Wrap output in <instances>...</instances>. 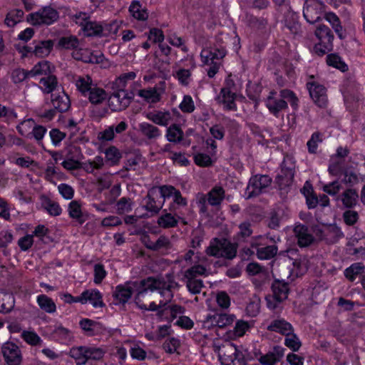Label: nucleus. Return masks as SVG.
Segmentation results:
<instances>
[{
  "label": "nucleus",
  "instance_id": "obj_5",
  "mask_svg": "<svg viewBox=\"0 0 365 365\" xmlns=\"http://www.w3.org/2000/svg\"><path fill=\"white\" fill-rule=\"evenodd\" d=\"M71 356L75 359L78 364H85L90 360L101 359L105 351L103 349L95 346H78L71 349Z\"/></svg>",
  "mask_w": 365,
  "mask_h": 365
},
{
  "label": "nucleus",
  "instance_id": "obj_30",
  "mask_svg": "<svg viewBox=\"0 0 365 365\" xmlns=\"http://www.w3.org/2000/svg\"><path fill=\"white\" fill-rule=\"evenodd\" d=\"M68 212L70 217L82 225L87 220V215L81 210V205L77 200H73L68 204Z\"/></svg>",
  "mask_w": 365,
  "mask_h": 365
},
{
  "label": "nucleus",
  "instance_id": "obj_35",
  "mask_svg": "<svg viewBox=\"0 0 365 365\" xmlns=\"http://www.w3.org/2000/svg\"><path fill=\"white\" fill-rule=\"evenodd\" d=\"M75 84L78 91L85 97L86 95L95 86L91 77L88 75L78 76L75 79Z\"/></svg>",
  "mask_w": 365,
  "mask_h": 365
},
{
  "label": "nucleus",
  "instance_id": "obj_6",
  "mask_svg": "<svg viewBox=\"0 0 365 365\" xmlns=\"http://www.w3.org/2000/svg\"><path fill=\"white\" fill-rule=\"evenodd\" d=\"M160 191V197L165 201L167 198H173V201L170 203L168 211L171 212H177L181 207L187 205V200L182 197L180 191L173 185H162L158 187Z\"/></svg>",
  "mask_w": 365,
  "mask_h": 365
},
{
  "label": "nucleus",
  "instance_id": "obj_59",
  "mask_svg": "<svg viewBox=\"0 0 365 365\" xmlns=\"http://www.w3.org/2000/svg\"><path fill=\"white\" fill-rule=\"evenodd\" d=\"M0 118H4V122L9 124L15 122L18 114L13 108L0 104Z\"/></svg>",
  "mask_w": 365,
  "mask_h": 365
},
{
  "label": "nucleus",
  "instance_id": "obj_22",
  "mask_svg": "<svg viewBox=\"0 0 365 365\" xmlns=\"http://www.w3.org/2000/svg\"><path fill=\"white\" fill-rule=\"evenodd\" d=\"M274 93V92H270L266 100V106L272 114L278 117L279 113L287 109L288 106L286 101L274 97L272 95Z\"/></svg>",
  "mask_w": 365,
  "mask_h": 365
},
{
  "label": "nucleus",
  "instance_id": "obj_8",
  "mask_svg": "<svg viewBox=\"0 0 365 365\" xmlns=\"http://www.w3.org/2000/svg\"><path fill=\"white\" fill-rule=\"evenodd\" d=\"M295 173V162L292 157L287 155L281 165V171L276 180L281 190L291 185Z\"/></svg>",
  "mask_w": 365,
  "mask_h": 365
},
{
  "label": "nucleus",
  "instance_id": "obj_39",
  "mask_svg": "<svg viewBox=\"0 0 365 365\" xmlns=\"http://www.w3.org/2000/svg\"><path fill=\"white\" fill-rule=\"evenodd\" d=\"M272 294L280 299L285 300L289 292V284L284 280L275 279L272 284Z\"/></svg>",
  "mask_w": 365,
  "mask_h": 365
},
{
  "label": "nucleus",
  "instance_id": "obj_64",
  "mask_svg": "<svg viewBox=\"0 0 365 365\" xmlns=\"http://www.w3.org/2000/svg\"><path fill=\"white\" fill-rule=\"evenodd\" d=\"M58 43L63 48L75 50L79 45V41L74 36H64L60 38Z\"/></svg>",
  "mask_w": 365,
  "mask_h": 365
},
{
  "label": "nucleus",
  "instance_id": "obj_15",
  "mask_svg": "<svg viewBox=\"0 0 365 365\" xmlns=\"http://www.w3.org/2000/svg\"><path fill=\"white\" fill-rule=\"evenodd\" d=\"M159 198H161L160 192L158 193L155 188L150 190L145 198V209L152 214H158L165 204L164 199L160 200Z\"/></svg>",
  "mask_w": 365,
  "mask_h": 365
},
{
  "label": "nucleus",
  "instance_id": "obj_16",
  "mask_svg": "<svg viewBox=\"0 0 365 365\" xmlns=\"http://www.w3.org/2000/svg\"><path fill=\"white\" fill-rule=\"evenodd\" d=\"M246 272L249 275L257 277L254 283L257 286L264 284L269 277L268 269L257 262L249 263L246 267Z\"/></svg>",
  "mask_w": 365,
  "mask_h": 365
},
{
  "label": "nucleus",
  "instance_id": "obj_31",
  "mask_svg": "<svg viewBox=\"0 0 365 365\" xmlns=\"http://www.w3.org/2000/svg\"><path fill=\"white\" fill-rule=\"evenodd\" d=\"M128 11L130 16L138 21H144L148 18V12L146 8L138 1H133Z\"/></svg>",
  "mask_w": 365,
  "mask_h": 365
},
{
  "label": "nucleus",
  "instance_id": "obj_27",
  "mask_svg": "<svg viewBox=\"0 0 365 365\" xmlns=\"http://www.w3.org/2000/svg\"><path fill=\"white\" fill-rule=\"evenodd\" d=\"M85 97L88 98L92 105H101L107 100L108 94L103 88L96 84Z\"/></svg>",
  "mask_w": 365,
  "mask_h": 365
},
{
  "label": "nucleus",
  "instance_id": "obj_52",
  "mask_svg": "<svg viewBox=\"0 0 365 365\" xmlns=\"http://www.w3.org/2000/svg\"><path fill=\"white\" fill-rule=\"evenodd\" d=\"M278 251L277 246L267 245L257 248V256L260 259H269L274 257Z\"/></svg>",
  "mask_w": 365,
  "mask_h": 365
},
{
  "label": "nucleus",
  "instance_id": "obj_20",
  "mask_svg": "<svg viewBox=\"0 0 365 365\" xmlns=\"http://www.w3.org/2000/svg\"><path fill=\"white\" fill-rule=\"evenodd\" d=\"M72 56L74 59L88 63H100L103 61V55H96L89 49H75L72 52Z\"/></svg>",
  "mask_w": 365,
  "mask_h": 365
},
{
  "label": "nucleus",
  "instance_id": "obj_24",
  "mask_svg": "<svg viewBox=\"0 0 365 365\" xmlns=\"http://www.w3.org/2000/svg\"><path fill=\"white\" fill-rule=\"evenodd\" d=\"M51 103L55 110L60 113L67 111L71 106L69 97L64 92L52 93Z\"/></svg>",
  "mask_w": 365,
  "mask_h": 365
},
{
  "label": "nucleus",
  "instance_id": "obj_38",
  "mask_svg": "<svg viewBox=\"0 0 365 365\" xmlns=\"http://www.w3.org/2000/svg\"><path fill=\"white\" fill-rule=\"evenodd\" d=\"M86 36H103L108 34L103 33V26L96 21H89L82 30Z\"/></svg>",
  "mask_w": 365,
  "mask_h": 365
},
{
  "label": "nucleus",
  "instance_id": "obj_50",
  "mask_svg": "<svg viewBox=\"0 0 365 365\" xmlns=\"http://www.w3.org/2000/svg\"><path fill=\"white\" fill-rule=\"evenodd\" d=\"M106 161L110 165H118L122 158L120 150L115 146H110L105 150Z\"/></svg>",
  "mask_w": 365,
  "mask_h": 365
},
{
  "label": "nucleus",
  "instance_id": "obj_10",
  "mask_svg": "<svg viewBox=\"0 0 365 365\" xmlns=\"http://www.w3.org/2000/svg\"><path fill=\"white\" fill-rule=\"evenodd\" d=\"M134 98L133 92L128 93L125 90H117L108 98V104L112 111H121L125 110L131 103Z\"/></svg>",
  "mask_w": 365,
  "mask_h": 365
},
{
  "label": "nucleus",
  "instance_id": "obj_61",
  "mask_svg": "<svg viewBox=\"0 0 365 365\" xmlns=\"http://www.w3.org/2000/svg\"><path fill=\"white\" fill-rule=\"evenodd\" d=\"M303 15L309 24H314L320 19L319 12L317 11L314 6L311 4H307L304 8Z\"/></svg>",
  "mask_w": 365,
  "mask_h": 365
},
{
  "label": "nucleus",
  "instance_id": "obj_41",
  "mask_svg": "<svg viewBox=\"0 0 365 365\" xmlns=\"http://www.w3.org/2000/svg\"><path fill=\"white\" fill-rule=\"evenodd\" d=\"M53 69H54V68L51 67V63L43 60L37 63L32 69L29 71V73L31 77L37 76H47L51 74Z\"/></svg>",
  "mask_w": 365,
  "mask_h": 365
},
{
  "label": "nucleus",
  "instance_id": "obj_23",
  "mask_svg": "<svg viewBox=\"0 0 365 365\" xmlns=\"http://www.w3.org/2000/svg\"><path fill=\"white\" fill-rule=\"evenodd\" d=\"M138 131L147 140L153 141L159 138L161 135V130L153 124L143 122L138 125Z\"/></svg>",
  "mask_w": 365,
  "mask_h": 365
},
{
  "label": "nucleus",
  "instance_id": "obj_9",
  "mask_svg": "<svg viewBox=\"0 0 365 365\" xmlns=\"http://www.w3.org/2000/svg\"><path fill=\"white\" fill-rule=\"evenodd\" d=\"M58 18L59 14L55 9L51 6H45L35 13L30 14L28 20L35 26L51 25L56 22Z\"/></svg>",
  "mask_w": 365,
  "mask_h": 365
},
{
  "label": "nucleus",
  "instance_id": "obj_19",
  "mask_svg": "<svg viewBox=\"0 0 365 365\" xmlns=\"http://www.w3.org/2000/svg\"><path fill=\"white\" fill-rule=\"evenodd\" d=\"M91 303L93 307H103L105 304L103 302L101 293L95 289H86L81 294V304Z\"/></svg>",
  "mask_w": 365,
  "mask_h": 365
},
{
  "label": "nucleus",
  "instance_id": "obj_48",
  "mask_svg": "<svg viewBox=\"0 0 365 365\" xmlns=\"http://www.w3.org/2000/svg\"><path fill=\"white\" fill-rule=\"evenodd\" d=\"M358 193L354 189H347L341 195V200L346 207H353L358 201Z\"/></svg>",
  "mask_w": 365,
  "mask_h": 365
},
{
  "label": "nucleus",
  "instance_id": "obj_2",
  "mask_svg": "<svg viewBox=\"0 0 365 365\" xmlns=\"http://www.w3.org/2000/svg\"><path fill=\"white\" fill-rule=\"evenodd\" d=\"M214 349L218 353L222 365H246L247 361L243 352L230 341L222 345L214 344Z\"/></svg>",
  "mask_w": 365,
  "mask_h": 365
},
{
  "label": "nucleus",
  "instance_id": "obj_18",
  "mask_svg": "<svg viewBox=\"0 0 365 365\" xmlns=\"http://www.w3.org/2000/svg\"><path fill=\"white\" fill-rule=\"evenodd\" d=\"M34 46H26V50L28 53H33L38 57H44L48 56L53 46L52 40L34 41Z\"/></svg>",
  "mask_w": 365,
  "mask_h": 365
},
{
  "label": "nucleus",
  "instance_id": "obj_42",
  "mask_svg": "<svg viewBox=\"0 0 365 365\" xmlns=\"http://www.w3.org/2000/svg\"><path fill=\"white\" fill-rule=\"evenodd\" d=\"M185 312V308L180 305L173 304L168 305V304L165 306L164 309L161 310L158 314V318L163 319H174L177 317L178 314H183Z\"/></svg>",
  "mask_w": 365,
  "mask_h": 365
},
{
  "label": "nucleus",
  "instance_id": "obj_33",
  "mask_svg": "<svg viewBox=\"0 0 365 365\" xmlns=\"http://www.w3.org/2000/svg\"><path fill=\"white\" fill-rule=\"evenodd\" d=\"M146 118L153 123L161 126H167L172 120L171 114L168 111L150 112L147 114Z\"/></svg>",
  "mask_w": 365,
  "mask_h": 365
},
{
  "label": "nucleus",
  "instance_id": "obj_46",
  "mask_svg": "<svg viewBox=\"0 0 365 365\" xmlns=\"http://www.w3.org/2000/svg\"><path fill=\"white\" fill-rule=\"evenodd\" d=\"M365 266L361 262H355L344 270V276L350 282H354L356 277L364 271Z\"/></svg>",
  "mask_w": 365,
  "mask_h": 365
},
{
  "label": "nucleus",
  "instance_id": "obj_40",
  "mask_svg": "<svg viewBox=\"0 0 365 365\" xmlns=\"http://www.w3.org/2000/svg\"><path fill=\"white\" fill-rule=\"evenodd\" d=\"M315 34L320 42L327 44L328 47L333 46L334 35L328 26L319 25L315 31Z\"/></svg>",
  "mask_w": 365,
  "mask_h": 365
},
{
  "label": "nucleus",
  "instance_id": "obj_37",
  "mask_svg": "<svg viewBox=\"0 0 365 365\" xmlns=\"http://www.w3.org/2000/svg\"><path fill=\"white\" fill-rule=\"evenodd\" d=\"M15 298L11 293L0 291V313L7 314L12 311Z\"/></svg>",
  "mask_w": 365,
  "mask_h": 365
},
{
  "label": "nucleus",
  "instance_id": "obj_34",
  "mask_svg": "<svg viewBox=\"0 0 365 365\" xmlns=\"http://www.w3.org/2000/svg\"><path fill=\"white\" fill-rule=\"evenodd\" d=\"M236 93L230 91L221 90L218 96L220 103H222L225 109L228 110H236L237 106L235 102Z\"/></svg>",
  "mask_w": 365,
  "mask_h": 365
},
{
  "label": "nucleus",
  "instance_id": "obj_11",
  "mask_svg": "<svg viewBox=\"0 0 365 365\" xmlns=\"http://www.w3.org/2000/svg\"><path fill=\"white\" fill-rule=\"evenodd\" d=\"M1 352L7 365H21L23 360L21 351L14 342L8 341L4 343Z\"/></svg>",
  "mask_w": 365,
  "mask_h": 365
},
{
  "label": "nucleus",
  "instance_id": "obj_63",
  "mask_svg": "<svg viewBox=\"0 0 365 365\" xmlns=\"http://www.w3.org/2000/svg\"><path fill=\"white\" fill-rule=\"evenodd\" d=\"M133 201L130 197H121L116 203L117 213L122 215L132 210Z\"/></svg>",
  "mask_w": 365,
  "mask_h": 365
},
{
  "label": "nucleus",
  "instance_id": "obj_62",
  "mask_svg": "<svg viewBox=\"0 0 365 365\" xmlns=\"http://www.w3.org/2000/svg\"><path fill=\"white\" fill-rule=\"evenodd\" d=\"M136 77V73L130 71L120 76L115 81L114 85L117 90H125L128 80H133Z\"/></svg>",
  "mask_w": 365,
  "mask_h": 365
},
{
  "label": "nucleus",
  "instance_id": "obj_45",
  "mask_svg": "<svg viewBox=\"0 0 365 365\" xmlns=\"http://www.w3.org/2000/svg\"><path fill=\"white\" fill-rule=\"evenodd\" d=\"M36 302L41 309L48 314H53L56 311L55 302L46 294L38 295Z\"/></svg>",
  "mask_w": 365,
  "mask_h": 365
},
{
  "label": "nucleus",
  "instance_id": "obj_56",
  "mask_svg": "<svg viewBox=\"0 0 365 365\" xmlns=\"http://www.w3.org/2000/svg\"><path fill=\"white\" fill-rule=\"evenodd\" d=\"M21 336L28 344L31 346H41L43 345V340L34 331H23Z\"/></svg>",
  "mask_w": 365,
  "mask_h": 365
},
{
  "label": "nucleus",
  "instance_id": "obj_14",
  "mask_svg": "<svg viewBox=\"0 0 365 365\" xmlns=\"http://www.w3.org/2000/svg\"><path fill=\"white\" fill-rule=\"evenodd\" d=\"M294 236L300 247L310 246L314 241V237L311 229L306 225L296 223L293 228Z\"/></svg>",
  "mask_w": 365,
  "mask_h": 365
},
{
  "label": "nucleus",
  "instance_id": "obj_1",
  "mask_svg": "<svg viewBox=\"0 0 365 365\" xmlns=\"http://www.w3.org/2000/svg\"><path fill=\"white\" fill-rule=\"evenodd\" d=\"M178 283L171 274L164 277H149L140 281L128 282L123 285H118L113 294L115 304H125L136 292L135 303L139 309H145V304L143 299L148 291H158L160 294L165 296L167 299L173 297V289L178 287Z\"/></svg>",
  "mask_w": 365,
  "mask_h": 365
},
{
  "label": "nucleus",
  "instance_id": "obj_53",
  "mask_svg": "<svg viewBox=\"0 0 365 365\" xmlns=\"http://www.w3.org/2000/svg\"><path fill=\"white\" fill-rule=\"evenodd\" d=\"M206 268L201 264H195L184 272L183 279H198L197 277L206 275Z\"/></svg>",
  "mask_w": 365,
  "mask_h": 365
},
{
  "label": "nucleus",
  "instance_id": "obj_47",
  "mask_svg": "<svg viewBox=\"0 0 365 365\" xmlns=\"http://www.w3.org/2000/svg\"><path fill=\"white\" fill-rule=\"evenodd\" d=\"M183 131L177 124H173L167 129L166 138L169 142L178 143L182 141Z\"/></svg>",
  "mask_w": 365,
  "mask_h": 365
},
{
  "label": "nucleus",
  "instance_id": "obj_44",
  "mask_svg": "<svg viewBox=\"0 0 365 365\" xmlns=\"http://www.w3.org/2000/svg\"><path fill=\"white\" fill-rule=\"evenodd\" d=\"M41 206L48 213L53 216H58L61 213V208L59 204L48 197L42 195L41 197Z\"/></svg>",
  "mask_w": 365,
  "mask_h": 365
},
{
  "label": "nucleus",
  "instance_id": "obj_28",
  "mask_svg": "<svg viewBox=\"0 0 365 365\" xmlns=\"http://www.w3.org/2000/svg\"><path fill=\"white\" fill-rule=\"evenodd\" d=\"M284 26L292 34H297L300 30V24L298 21V16L296 13L287 6L284 14Z\"/></svg>",
  "mask_w": 365,
  "mask_h": 365
},
{
  "label": "nucleus",
  "instance_id": "obj_4",
  "mask_svg": "<svg viewBox=\"0 0 365 365\" xmlns=\"http://www.w3.org/2000/svg\"><path fill=\"white\" fill-rule=\"evenodd\" d=\"M223 48H203L200 53L202 62L210 66L207 70L209 78H213L219 71L220 60L225 56Z\"/></svg>",
  "mask_w": 365,
  "mask_h": 365
},
{
  "label": "nucleus",
  "instance_id": "obj_3",
  "mask_svg": "<svg viewBox=\"0 0 365 365\" xmlns=\"http://www.w3.org/2000/svg\"><path fill=\"white\" fill-rule=\"evenodd\" d=\"M238 245L225 238H215L206 249L209 256L232 259L237 255Z\"/></svg>",
  "mask_w": 365,
  "mask_h": 365
},
{
  "label": "nucleus",
  "instance_id": "obj_58",
  "mask_svg": "<svg viewBox=\"0 0 365 365\" xmlns=\"http://www.w3.org/2000/svg\"><path fill=\"white\" fill-rule=\"evenodd\" d=\"M265 301L269 309L276 313H279L283 308L282 302L284 300L279 299L278 297L274 294H271L265 297Z\"/></svg>",
  "mask_w": 365,
  "mask_h": 365
},
{
  "label": "nucleus",
  "instance_id": "obj_13",
  "mask_svg": "<svg viewBox=\"0 0 365 365\" xmlns=\"http://www.w3.org/2000/svg\"><path fill=\"white\" fill-rule=\"evenodd\" d=\"M310 97L319 108H326L328 105L327 88L317 81H309L307 83Z\"/></svg>",
  "mask_w": 365,
  "mask_h": 365
},
{
  "label": "nucleus",
  "instance_id": "obj_54",
  "mask_svg": "<svg viewBox=\"0 0 365 365\" xmlns=\"http://www.w3.org/2000/svg\"><path fill=\"white\" fill-rule=\"evenodd\" d=\"M35 125V121L32 118H27L16 126V130L21 135L30 138L31 132Z\"/></svg>",
  "mask_w": 365,
  "mask_h": 365
},
{
  "label": "nucleus",
  "instance_id": "obj_25",
  "mask_svg": "<svg viewBox=\"0 0 365 365\" xmlns=\"http://www.w3.org/2000/svg\"><path fill=\"white\" fill-rule=\"evenodd\" d=\"M267 330L281 334L282 335H287L290 331H294L293 326L285 319L278 318L272 320L267 326Z\"/></svg>",
  "mask_w": 365,
  "mask_h": 365
},
{
  "label": "nucleus",
  "instance_id": "obj_29",
  "mask_svg": "<svg viewBox=\"0 0 365 365\" xmlns=\"http://www.w3.org/2000/svg\"><path fill=\"white\" fill-rule=\"evenodd\" d=\"M137 95L148 103H157L161 98V95L156 87L140 89L137 91Z\"/></svg>",
  "mask_w": 365,
  "mask_h": 365
},
{
  "label": "nucleus",
  "instance_id": "obj_17",
  "mask_svg": "<svg viewBox=\"0 0 365 365\" xmlns=\"http://www.w3.org/2000/svg\"><path fill=\"white\" fill-rule=\"evenodd\" d=\"M67 159L62 162V166L67 170H75L81 168L80 160L82 158L81 149L77 146H72L68 149Z\"/></svg>",
  "mask_w": 365,
  "mask_h": 365
},
{
  "label": "nucleus",
  "instance_id": "obj_43",
  "mask_svg": "<svg viewBox=\"0 0 365 365\" xmlns=\"http://www.w3.org/2000/svg\"><path fill=\"white\" fill-rule=\"evenodd\" d=\"M39 84V88L43 93H51L58 86V80L54 75L50 74L41 78Z\"/></svg>",
  "mask_w": 365,
  "mask_h": 365
},
{
  "label": "nucleus",
  "instance_id": "obj_26",
  "mask_svg": "<svg viewBox=\"0 0 365 365\" xmlns=\"http://www.w3.org/2000/svg\"><path fill=\"white\" fill-rule=\"evenodd\" d=\"M168 210H164L163 213L158 217L157 223L161 228L169 229L178 226V219L180 217H176V212H171Z\"/></svg>",
  "mask_w": 365,
  "mask_h": 365
},
{
  "label": "nucleus",
  "instance_id": "obj_21",
  "mask_svg": "<svg viewBox=\"0 0 365 365\" xmlns=\"http://www.w3.org/2000/svg\"><path fill=\"white\" fill-rule=\"evenodd\" d=\"M284 349L279 346H274L267 354L259 358V361L262 365H275L283 357Z\"/></svg>",
  "mask_w": 365,
  "mask_h": 365
},
{
  "label": "nucleus",
  "instance_id": "obj_49",
  "mask_svg": "<svg viewBox=\"0 0 365 365\" xmlns=\"http://www.w3.org/2000/svg\"><path fill=\"white\" fill-rule=\"evenodd\" d=\"M190 68H180L175 74V78H178V81L182 86H187L191 81V72L192 70L195 68V63L193 61H190Z\"/></svg>",
  "mask_w": 365,
  "mask_h": 365
},
{
  "label": "nucleus",
  "instance_id": "obj_32",
  "mask_svg": "<svg viewBox=\"0 0 365 365\" xmlns=\"http://www.w3.org/2000/svg\"><path fill=\"white\" fill-rule=\"evenodd\" d=\"M144 244L148 249L153 251L168 250L170 247L171 245L169 239L164 235L160 236L155 241H153L150 239H145Z\"/></svg>",
  "mask_w": 365,
  "mask_h": 365
},
{
  "label": "nucleus",
  "instance_id": "obj_7",
  "mask_svg": "<svg viewBox=\"0 0 365 365\" xmlns=\"http://www.w3.org/2000/svg\"><path fill=\"white\" fill-rule=\"evenodd\" d=\"M272 178L267 175H255L250 178L246 187L245 195L247 199H250L259 195L264 190L270 186Z\"/></svg>",
  "mask_w": 365,
  "mask_h": 365
},
{
  "label": "nucleus",
  "instance_id": "obj_51",
  "mask_svg": "<svg viewBox=\"0 0 365 365\" xmlns=\"http://www.w3.org/2000/svg\"><path fill=\"white\" fill-rule=\"evenodd\" d=\"M327 63L329 66L336 68L342 72L348 71L347 64L336 53L328 54L327 56Z\"/></svg>",
  "mask_w": 365,
  "mask_h": 365
},
{
  "label": "nucleus",
  "instance_id": "obj_57",
  "mask_svg": "<svg viewBox=\"0 0 365 365\" xmlns=\"http://www.w3.org/2000/svg\"><path fill=\"white\" fill-rule=\"evenodd\" d=\"M284 344L292 351H297L302 346V342L299 337L294 331H290V334L285 335Z\"/></svg>",
  "mask_w": 365,
  "mask_h": 365
},
{
  "label": "nucleus",
  "instance_id": "obj_55",
  "mask_svg": "<svg viewBox=\"0 0 365 365\" xmlns=\"http://www.w3.org/2000/svg\"><path fill=\"white\" fill-rule=\"evenodd\" d=\"M53 335L61 342H67L72 339L73 335L71 331L61 325H58L53 331Z\"/></svg>",
  "mask_w": 365,
  "mask_h": 365
},
{
  "label": "nucleus",
  "instance_id": "obj_12",
  "mask_svg": "<svg viewBox=\"0 0 365 365\" xmlns=\"http://www.w3.org/2000/svg\"><path fill=\"white\" fill-rule=\"evenodd\" d=\"M235 319L232 314L225 313H215L214 314H208L202 322L203 328L210 329L213 327L225 328L231 325Z\"/></svg>",
  "mask_w": 365,
  "mask_h": 365
},
{
  "label": "nucleus",
  "instance_id": "obj_60",
  "mask_svg": "<svg viewBox=\"0 0 365 365\" xmlns=\"http://www.w3.org/2000/svg\"><path fill=\"white\" fill-rule=\"evenodd\" d=\"M183 280L185 282L187 289L192 294H200L204 287L202 279H183Z\"/></svg>",
  "mask_w": 365,
  "mask_h": 365
},
{
  "label": "nucleus",
  "instance_id": "obj_36",
  "mask_svg": "<svg viewBox=\"0 0 365 365\" xmlns=\"http://www.w3.org/2000/svg\"><path fill=\"white\" fill-rule=\"evenodd\" d=\"M207 195V203L213 207L220 206L225 196V190L220 186H215L212 188Z\"/></svg>",
  "mask_w": 365,
  "mask_h": 365
}]
</instances>
